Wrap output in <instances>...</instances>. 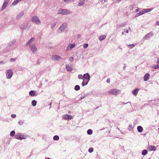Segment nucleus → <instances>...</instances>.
<instances>
[{
  "mask_svg": "<svg viewBox=\"0 0 159 159\" xmlns=\"http://www.w3.org/2000/svg\"><path fill=\"white\" fill-rule=\"evenodd\" d=\"M21 0H14V2L12 3V5L15 6L19 2L21 1Z\"/></svg>",
  "mask_w": 159,
  "mask_h": 159,
  "instance_id": "27",
  "label": "nucleus"
},
{
  "mask_svg": "<svg viewBox=\"0 0 159 159\" xmlns=\"http://www.w3.org/2000/svg\"><path fill=\"white\" fill-rule=\"evenodd\" d=\"M57 22H52L51 24V28L52 29L53 28L57 25Z\"/></svg>",
  "mask_w": 159,
  "mask_h": 159,
  "instance_id": "29",
  "label": "nucleus"
},
{
  "mask_svg": "<svg viewBox=\"0 0 159 159\" xmlns=\"http://www.w3.org/2000/svg\"><path fill=\"white\" fill-rule=\"evenodd\" d=\"M143 136H145L146 135V134H143Z\"/></svg>",
  "mask_w": 159,
  "mask_h": 159,
  "instance_id": "62",
  "label": "nucleus"
},
{
  "mask_svg": "<svg viewBox=\"0 0 159 159\" xmlns=\"http://www.w3.org/2000/svg\"><path fill=\"white\" fill-rule=\"evenodd\" d=\"M155 69H157L159 68V66L158 65H155L154 67Z\"/></svg>",
  "mask_w": 159,
  "mask_h": 159,
  "instance_id": "44",
  "label": "nucleus"
},
{
  "mask_svg": "<svg viewBox=\"0 0 159 159\" xmlns=\"http://www.w3.org/2000/svg\"><path fill=\"white\" fill-rule=\"evenodd\" d=\"M52 59L54 61H60L61 60L62 58L59 56L55 55L52 56Z\"/></svg>",
  "mask_w": 159,
  "mask_h": 159,
  "instance_id": "8",
  "label": "nucleus"
},
{
  "mask_svg": "<svg viewBox=\"0 0 159 159\" xmlns=\"http://www.w3.org/2000/svg\"><path fill=\"white\" fill-rule=\"evenodd\" d=\"M124 32H126V33H128V30H124Z\"/></svg>",
  "mask_w": 159,
  "mask_h": 159,
  "instance_id": "51",
  "label": "nucleus"
},
{
  "mask_svg": "<svg viewBox=\"0 0 159 159\" xmlns=\"http://www.w3.org/2000/svg\"><path fill=\"white\" fill-rule=\"evenodd\" d=\"M80 89V87L79 85H76L75 86L74 88V89L76 91H78Z\"/></svg>",
  "mask_w": 159,
  "mask_h": 159,
  "instance_id": "30",
  "label": "nucleus"
},
{
  "mask_svg": "<svg viewBox=\"0 0 159 159\" xmlns=\"http://www.w3.org/2000/svg\"><path fill=\"white\" fill-rule=\"evenodd\" d=\"M107 82L108 83H109L110 82V79H107Z\"/></svg>",
  "mask_w": 159,
  "mask_h": 159,
  "instance_id": "48",
  "label": "nucleus"
},
{
  "mask_svg": "<svg viewBox=\"0 0 159 159\" xmlns=\"http://www.w3.org/2000/svg\"><path fill=\"white\" fill-rule=\"evenodd\" d=\"M67 23H64L57 30V32L59 33L64 32L66 28L67 27Z\"/></svg>",
  "mask_w": 159,
  "mask_h": 159,
  "instance_id": "2",
  "label": "nucleus"
},
{
  "mask_svg": "<svg viewBox=\"0 0 159 159\" xmlns=\"http://www.w3.org/2000/svg\"><path fill=\"white\" fill-rule=\"evenodd\" d=\"M137 129L138 132L139 133L142 132L143 131V128L141 126H139L137 127Z\"/></svg>",
  "mask_w": 159,
  "mask_h": 159,
  "instance_id": "23",
  "label": "nucleus"
},
{
  "mask_svg": "<svg viewBox=\"0 0 159 159\" xmlns=\"http://www.w3.org/2000/svg\"><path fill=\"white\" fill-rule=\"evenodd\" d=\"M85 0H80L78 2V6L79 7L82 6L84 3Z\"/></svg>",
  "mask_w": 159,
  "mask_h": 159,
  "instance_id": "20",
  "label": "nucleus"
},
{
  "mask_svg": "<svg viewBox=\"0 0 159 159\" xmlns=\"http://www.w3.org/2000/svg\"><path fill=\"white\" fill-rule=\"evenodd\" d=\"M18 123L20 125H22L23 124V121L21 122V121H18Z\"/></svg>",
  "mask_w": 159,
  "mask_h": 159,
  "instance_id": "45",
  "label": "nucleus"
},
{
  "mask_svg": "<svg viewBox=\"0 0 159 159\" xmlns=\"http://www.w3.org/2000/svg\"><path fill=\"white\" fill-rule=\"evenodd\" d=\"M64 1L66 3H68L69 2V0H64Z\"/></svg>",
  "mask_w": 159,
  "mask_h": 159,
  "instance_id": "52",
  "label": "nucleus"
},
{
  "mask_svg": "<svg viewBox=\"0 0 159 159\" xmlns=\"http://www.w3.org/2000/svg\"><path fill=\"white\" fill-rule=\"evenodd\" d=\"M122 0H117V2L118 3L120 2Z\"/></svg>",
  "mask_w": 159,
  "mask_h": 159,
  "instance_id": "56",
  "label": "nucleus"
},
{
  "mask_svg": "<svg viewBox=\"0 0 159 159\" xmlns=\"http://www.w3.org/2000/svg\"><path fill=\"white\" fill-rule=\"evenodd\" d=\"M119 92L120 90L114 89L110 90L108 92L111 94L117 95L119 93Z\"/></svg>",
  "mask_w": 159,
  "mask_h": 159,
  "instance_id": "6",
  "label": "nucleus"
},
{
  "mask_svg": "<svg viewBox=\"0 0 159 159\" xmlns=\"http://www.w3.org/2000/svg\"><path fill=\"white\" fill-rule=\"evenodd\" d=\"M78 78L79 79H84V75H82L81 74L79 75H78Z\"/></svg>",
  "mask_w": 159,
  "mask_h": 159,
  "instance_id": "38",
  "label": "nucleus"
},
{
  "mask_svg": "<svg viewBox=\"0 0 159 159\" xmlns=\"http://www.w3.org/2000/svg\"><path fill=\"white\" fill-rule=\"evenodd\" d=\"M74 60V58L73 57H70L69 58V60L70 62H72Z\"/></svg>",
  "mask_w": 159,
  "mask_h": 159,
  "instance_id": "41",
  "label": "nucleus"
},
{
  "mask_svg": "<svg viewBox=\"0 0 159 159\" xmlns=\"http://www.w3.org/2000/svg\"><path fill=\"white\" fill-rule=\"evenodd\" d=\"M51 104H52V102L50 103H49V105L50 106H51ZM50 107L49 109H50Z\"/></svg>",
  "mask_w": 159,
  "mask_h": 159,
  "instance_id": "59",
  "label": "nucleus"
},
{
  "mask_svg": "<svg viewBox=\"0 0 159 159\" xmlns=\"http://www.w3.org/2000/svg\"><path fill=\"white\" fill-rule=\"evenodd\" d=\"M64 118L65 120H71L72 119L71 116L68 115H66L64 117Z\"/></svg>",
  "mask_w": 159,
  "mask_h": 159,
  "instance_id": "18",
  "label": "nucleus"
},
{
  "mask_svg": "<svg viewBox=\"0 0 159 159\" xmlns=\"http://www.w3.org/2000/svg\"><path fill=\"white\" fill-rule=\"evenodd\" d=\"M34 40V38H31L30 40H29L27 43L26 45V47H28V46H30L31 45V43L33 42Z\"/></svg>",
  "mask_w": 159,
  "mask_h": 159,
  "instance_id": "15",
  "label": "nucleus"
},
{
  "mask_svg": "<svg viewBox=\"0 0 159 159\" xmlns=\"http://www.w3.org/2000/svg\"><path fill=\"white\" fill-rule=\"evenodd\" d=\"M148 149L151 151H155L156 150V148L154 146H150L148 148Z\"/></svg>",
  "mask_w": 159,
  "mask_h": 159,
  "instance_id": "19",
  "label": "nucleus"
},
{
  "mask_svg": "<svg viewBox=\"0 0 159 159\" xmlns=\"http://www.w3.org/2000/svg\"><path fill=\"white\" fill-rule=\"evenodd\" d=\"M148 12H150L153 9V8H148Z\"/></svg>",
  "mask_w": 159,
  "mask_h": 159,
  "instance_id": "50",
  "label": "nucleus"
},
{
  "mask_svg": "<svg viewBox=\"0 0 159 159\" xmlns=\"http://www.w3.org/2000/svg\"><path fill=\"white\" fill-rule=\"evenodd\" d=\"M127 46V47H129L130 49H131L135 47V45L133 44L130 45H128Z\"/></svg>",
  "mask_w": 159,
  "mask_h": 159,
  "instance_id": "32",
  "label": "nucleus"
},
{
  "mask_svg": "<svg viewBox=\"0 0 159 159\" xmlns=\"http://www.w3.org/2000/svg\"><path fill=\"white\" fill-rule=\"evenodd\" d=\"M143 12H144V14L145 13L149 12L148 9H143Z\"/></svg>",
  "mask_w": 159,
  "mask_h": 159,
  "instance_id": "42",
  "label": "nucleus"
},
{
  "mask_svg": "<svg viewBox=\"0 0 159 159\" xmlns=\"http://www.w3.org/2000/svg\"><path fill=\"white\" fill-rule=\"evenodd\" d=\"M30 47L33 53H34L35 52H37V48L36 47L35 45L34 44H31L30 45Z\"/></svg>",
  "mask_w": 159,
  "mask_h": 159,
  "instance_id": "5",
  "label": "nucleus"
},
{
  "mask_svg": "<svg viewBox=\"0 0 159 159\" xmlns=\"http://www.w3.org/2000/svg\"><path fill=\"white\" fill-rule=\"evenodd\" d=\"M20 28L22 29H26L27 28H30V26H28V24L27 23H23L20 26Z\"/></svg>",
  "mask_w": 159,
  "mask_h": 159,
  "instance_id": "10",
  "label": "nucleus"
},
{
  "mask_svg": "<svg viewBox=\"0 0 159 159\" xmlns=\"http://www.w3.org/2000/svg\"><path fill=\"white\" fill-rule=\"evenodd\" d=\"M74 0H69V2H73Z\"/></svg>",
  "mask_w": 159,
  "mask_h": 159,
  "instance_id": "57",
  "label": "nucleus"
},
{
  "mask_svg": "<svg viewBox=\"0 0 159 159\" xmlns=\"http://www.w3.org/2000/svg\"><path fill=\"white\" fill-rule=\"evenodd\" d=\"M89 81L88 80H87V81H86L84 79H83V81L82 83V86H84L87 85Z\"/></svg>",
  "mask_w": 159,
  "mask_h": 159,
  "instance_id": "22",
  "label": "nucleus"
},
{
  "mask_svg": "<svg viewBox=\"0 0 159 159\" xmlns=\"http://www.w3.org/2000/svg\"><path fill=\"white\" fill-rule=\"evenodd\" d=\"M125 25L124 23H121V24H120V25H117V28H118V27H119V28H121V27H124Z\"/></svg>",
  "mask_w": 159,
  "mask_h": 159,
  "instance_id": "34",
  "label": "nucleus"
},
{
  "mask_svg": "<svg viewBox=\"0 0 159 159\" xmlns=\"http://www.w3.org/2000/svg\"><path fill=\"white\" fill-rule=\"evenodd\" d=\"M125 67H125V66H124L123 67V68H124V69H125Z\"/></svg>",
  "mask_w": 159,
  "mask_h": 159,
  "instance_id": "64",
  "label": "nucleus"
},
{
  "mask_svg": "<svg viewBox=\"0 0 159 159\" xmlns=\"http://www.w3.org/2000/svg\"><path fill=\"white\" fill-rule=\"evenodd\" d=\"M16 42V39H13L9 43H8V45L10 47L13 44L15 43Z\"/></svg>",
  "mask_w": 159,
  "mask_h": 159,
  "instance_id": "26",
  "label": "nucleus"
},
{
  "mask_svg": "<svg viewBox=\"0 0 159 159\" xmlns=\"http://www.w3.org/2000/svg\"><path fill=\"white\" fill-rule=\"evenodd\" d=\"M15 131L14 130H12L10 132V135L11 136H14L15 134Z\"/></svg>",
  "mask_w": 159,
  "mask_h": 159,
  "instance_id": "37",
  "label": "nucleus"
},
{
  "mask_svg": "<svg viewBox=\"0 0 159 159\" xmlns=\"http://www.w3.org/2000/svg\"><path fill=\"white\" fill-rule=\"evenodd\" d=\"M69 45H70V49L74 48L75 46V43L69 44Z\"/></svg>",
  "mask_w": 159,
  "mask_h": 159,
  "instance_id": "39",
  "label": "nucleus"
},
{
  "mask_svg": "<svg viewBox=\"0 0 159 159\" xmlns=\"http://www.w3.org/2000/svg\"><path fill=\"white\" fill-rule=\"evenodd\" d=\"M35 92L34 90H31L29 92V95L32 96H35Z\"/></svg>",
  "mask_w": 159,
  "mask_h": 159,
  "instance_id": "25",
  "label": "nucleus"
},
{
  "mask_svg": "<svg viewBox=\"0 0 159 159\" xmlns=\"http://www.w3.org/2000/svg\"><path fill=\"white\" fill-rule=\"evenodd\" d=\"M93 133V131L91 129H89L87 131V133L89 135Z\"/></svg>",
  "mask_w": 159,
  "mask_h": 159,
  "instance_id": "36",
  "label": "nucleus"
},
{
  "mask_svg": "<svg viewBox=\"0 0 159 159\" xmlns=\"http://www.w3.org/2000/svg\"><path fill=\"white\" fill-rule=\"evenodd\" d=\"M88 44L87 43H85L83 46V47L84 48H86L88 47Z\"/></svg>",
  "mask_w": 159,
  "mask_h": 159,
  "instance_id": "43",
  "label": "nucleus"
},
{
  "mask_svg": "<svg viewBox=\"0 0 159 159\" xmlns=\"http://www.w3.org/2000/svg\"><path fill=\"white\" fill-rule=\"evenodd\" d=\"M148 153V151L147 150L144 149L142 152V154L143 155H146Z\"/></svg>",
  "mask_w": 159,
  "mask_h": 159,
  "instance_id": "31",
  "label": "nucleus"
},
{
  "mask_svg": "<svg viewBox=\"0 0 159 159\" xmlns=\"http://www.w3.org/2000/svg\"><path fill=\"white\" fill-rule=\"evenodd\" d=\"M10 61L11 62H13L15 61V59L14 58H11V59Z\"/></svg>",
  "mask_w": 159,
  "mask_h": 159,
  "instance_id": "47",
  "label": "nucleus"
},
{
  "mask_svg": "<svg viewBox=\"0 0 159 159\" xmlns=\"http://www.w3.org/2000/svg\"><path fill=\"white\" fill-rule=\"evenodd\" d=\"M153 35V34L152 32H150V33H148L145 37V38L146 39H149L151 37H152Z\"/></svg>",
  "mask_w": 159,
  "mask_h": 159,
  "instance_id": "12",
  "label": "nucleus"
},
{
  "mask_svg": "<svg viewBox=\"0 0 159 159\" xmlns=\"http://www.w3.org/2000/svg\"><path fill=\"white\" fill-rule=\"evenodd\" d=\"M89 93H82L81 94V96L80 97V99L82 100V99H83L84 98H85L86 97L88 96V95H89Z\"/></svg>",
  "mask_w": 159,
  "mask_h": 159,
  "instance_id": "17",
  "label": "nucleus"
},
{
  "mask_svg": "<svg viewBox=\"0 0 159 159\" xmlns=\"http://www.w3.org/2000/svg\"><path fill=\"white\" fill-rule=\"evenodd\" d=\"M11 116L12 118H14L16 117V114H12Z\"/></svg>",
  "mask_w": 159,
  "mask_h": 159,
  "instance_id": "46",
  "label": "nucleus"
},
{
  "mask_svg": "<svg viewBox=\"0 0 159 159\" xmlns=\"http://www.w3.org/2000/svg\"><path fill=\"white\" fill-rule=\"evenodd\" d=\"M144 14V12H143V10H141L139 12L136 14L135 16V17H137L139 16L140 15H142Z\"/></svg>",
  "mask_w": 159,
  "mask_h": 159,
  "instance_id": "24",
  "label": "nucleus"
},
{
  "mask_svg": "<svg viewBox=\"0 0 159 159\" xmlns=\"http://www.w3.org/2000/svg\"><path fill=\"white\" fill-rule=\"evenodd\" d=\"M139 9H136V11L137 12H139Z\"/></svg>",
  "mask_w": 159,
  "mask_h": 159,
  "instance_id": "55",
  "label": "nucleus"
},
{
  "mask_svg": "<svg viewBox=\"0 0 159 159\" xmlns=\"http://www.w3.org/2000/svg\"><path fill=\"white\" fill-rule=\"evenodd\" d=\"M59 137L58 135H55L53 138V139L55 140H58L59 139Z\"/></svg>",
  "mask_w": 159,
  "mask_h": 159,
  "instance_id": "35",
  "label": "nucleus"
},
{
  "mask_svg": "<svg viewBox=\"0 0 159 159\" xmlns=\"http://www.w3.org/2000/svg\"><path fill=\"white\" fill-rule=\"evenodd\" d=\"M125 34V32H122V34Z\"/></svg>",
  "mask_w": 159,
  "mask_h": 159,
  "instance_id": "61",
  "label": "nucleus"
},
{
  "mask_svg": "<svg viewBox=\"0 0 159 159\" xmlns=\"http://www.w3.org/2000/svg\"><path fill=\"white\" fill-rule=\"evenodd\" d=\"M32 105L33 107L35 106L37 103V102L35 100H33L32 101Z\"/></svg>",
  "mask_w": 159,
  "mask_h": 159,
  "instance_id": "33",
  "label": "nucleus"
},
{
  "mask_svg": "<svg viewBox=\"0 0 159 159\" xmlns=\"http://www.w3.org/2000/svg\"><path fill=\"white\" fill-rule=\"evenodd\" d=\"M93 151V148L92 147L90 148L88 150V151L90 153L92 152Z\"/></svg>",
  "mask_w": 159,
  "mask_h": 159,
  "instance_id": "40",
  "label": "nucleus"
},
{
  "mask_svg": "<svg viewBox=\"0 0 159 159\" xmlns=\"http://www.w3.org/2000/svg\"><path fill=\"white\" fill-rule=\"evenodd\" d=\"M129 126L130 128H131L132 127V126L131 125H129Z\"/></svg>",
  "mask_w": 159,
  "mask_h": 159,
  "instance_id": "58",
  "label": "nucleus"
},
{
  "mask_svg": "<svg viewBox=\"0 0 159 159\" xmlns=\"http://www.w3.org/2000/svg\"><path fill=\"white\" fill-rule=\"evenodd\" d=\"M24 14V12L23 11H22L20 12L19 14H18L16 17V19L17 20H19L23 16V15Z\"/></svg>",
  "mask_w": 159,
  "mask_h": 159,
  "instance_id": "13",
  "label": "nucleus"
},
{
  "mask_svg": "<svg viewBox=\"0 0 159 159\" xmlns=\"http://www.w3.org/2000/svg\"><path fill=\"white\" fill-rule=\"evenodd\" d=\"M84 79L89 81L90 79V76L89 74L88 73H87L84 74Z\"/></svg>",
  "mask_w": 159,
  "mask_h": 159,
  "instance_id": "11",
  "label": "nucleus"
},
{
  "mask_svg": "<svg viewBox=\"0 0 159 159\" xmlns=\"http://www.w3.org/2000/svg\"><path fill=\"white\" fill-rule=\"evenodd\" d=\"M15 138L16 139H25L27 138V136L24 135H17L16 134L15 135Z\"/></svg>",
  "mask_w": 159,
  "mask_h": 159,
  "instance_id": "7",
  "label": "nucleus"
},
{
  "mask_svg": "<svg viewBox=\"0 0 159 159\" xmlns=\"http://www.w3.org/2000/svg\"><path fill=\"white\" fill-rule=\"evenodd\" d=\"M104 2H106L107 1V0H104Z\"/></svg>",
  "mask_w": 159,
  "mask_h": 159,
  "instance_id": "63",
  "label": "nucleus"
},
{
  "mask_svg": "<svg viewBox=\"0 0 159 159\" xmlns=\"http://www.w3.org/2000/svg\"><path fill=\"white\" fill-rule=\"evenodd\" d=\"M12 70H8L6 73L7 78V79H10L12 76Z\"/></svg>",
  "mask_w": 159,
  "mask_h": 159,
  "instance_id": "4",
  "label": "nucleus"
},
{
  "mask_svg": "<svg viewBox=\"0 0 159 159\" xmlns=\"http://www.w3.org/2000/svg\"><path fill=\"white\" fill-rule=\"evenodd\" d=\"M9 0H5L1 8V11H3L7 6V4L9 2Z\"/></svg>",
  "mask_w": 159,
  "mask_h": 159,
  "instance_id": "9",
  "label": "nucleus"
},
{
  "mask_svg": "<svg viewBox=\"0 0 159 159\" xmlns=\"http://www.w3.org/2000/svg\"><path fill=\"white\" fill-rule=\"evenodd\" d=\"M127 102V103H124V102H123V103L124 104H126L127 103H128V102Z\"/></svg>",
  "mask_w": 159,
  "mask_h": 159,
  "instance_id": "60",
  "label": "nucleus"
},
{
  "mask_svg": "<svg viewBox=\"0 0 159 159\" xmlns=\"http://www.w3.org/2000/svg\"><path fill=\"white\" fill-rule=\"evenodd\" d=\"M66 70L68 71H70L73 70L72 68L68 64H66Z\"/></svg>",
  "mask_w": 159,
  "mask_h": 159,
  "instance_id": "16",
  "label": "nucleus"
},
{
  "mask_svg": "<svg viewBox=\"0 0 159 159\" xmlns=\"http://www.w3.org/2000/svg\"><path fill=\"white\" fill-rule=\"evenodd\" d=\"M32 22H34L35 24L37 25H39L41 24V22L39 17L36 16H34L32 17L31 20Z\"/></svg>",
  "mask_w": 159,
  "mask_h": 159,
  "instance_id": "3",
  "label": "nucleus"
},
{
  "mask_svg": "<svg viewBox=\"0 0 159 159\" xmlns=\"http://www.w3.org/2000/svg\"><path fill=\"white\" fill-rule=\"evenodd\" d=\"M157 25L159 26V21H157L156 22Z\"/></svg>",
  "mask_w": 159,
  "mask_h": 159,
  "instance_id": "54",
  "label": "nucleus"
},
{
  "mask_svg": "<svg viewBox=\"0 0 159 159\" xmlns=\"http://www.w3.org/2000/svg\"><path fill=\"white\" fill-rule=\"evenodd\" d=\"M139 89H136L133 91H132V93L133 95H136L137 94L138 92L139 91Z\"/></svg>",
  "mask_w": 159,
  "mask_h": 159,
  "instance_id": "21",
  "label": "nucleus"
},
{
  "mask_svg": "<svg viewBox=\"0 0 159 159\" xmlns=\"http://www.w3.org/2000/svg\"><path fill=\"white\" fill-rule=\"evenodd\" d=\"M157 63L159 64V58H158L157 61Z\"/></svg>",
  "mask_w": 159,
  "mask_h": 159,
  "instance_id": "53",
  "label": "nucleus"
},
{
  "mask_svg": "<svg viewBox=\"0 0 159 159\" xmlns=\"http://www.w3.org/2000/svg\"><path fill=\"white\" fill-rule=\"evenodd\" d=\"M71 12L69 10L66 9L60 8L58 10V14L67 15L71 14Z\"/></svg>",
  "mask_w": 159,
  "mask_h": 159,
  "instance_id": "1",
  "label": "nucleus"
},
{
  "mask_svg": "<svg viewBox=\"0 0 159 159\" xmlns=\"http://www.w3.org/2000/svg\"><path fill=\"white\" fill-rule=\"evenodd\" d=\"M70 48V45H68L66 48V50L67 51L69 50Z\"/></svg>",
  "mask_w": 159,
  "mask_h": 159,
  "instance_id": "49",
  "label": "nucleus"
},
{
  "mask_svg": "<svg viewBox=\"0 0 159 159\" xmlns=\"http://www.w3.org/2000/svg\"><path fill=\"white\" fill-rule=\"evenodd\" d=\"M150 74L149 73H147L143 77V80L144 81H147L149 79L150 76Z\"/></svg>",
  "mask_w": 159,
  "mask_h": 159,
  "instance_id": "14",
  "label": "nucleus"
},
{
  "mask_svg": "<svg viewBox=\"0 0 159 159\" xmlns=\"http://www.w3.org/2000/svg\"><path fill=\"white\" fill-rule=\"evenodd\" d=\"M106 37V36L105 35H101L99 37V39L100 41L104 39Z\"/></svg>",
  "mask_w": 159,
  "mask_h": 159,
  "instance_id": "28",
  "label": "nucleus"
}]
</instances>
